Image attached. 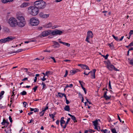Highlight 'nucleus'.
<instances>
[{"label": "nucleus", "mask_w": 133, "mask_h": 133, "mask_svg": "<svg viewBox=\"0 0 133 133\" xmlns=\"http://www.w3.org/2000/svg\"><path fill=\"white\" fill-rule=\"evenodd\" d=\"M28 12L30 15L33 16H36L39 12L38 8L36 6H30L28 8Z\"/></svg>", "instance_id": "1"}, {"label": "nucleus", "mask_w": 133, "mask_h": 133, "mask_svg": "<svg viewBox=\"0 0 133 133\" xmlns=\"http://www.w3.org/2000/svg\"><path fill=\"white\" fill-rule=\"evenodd\" d=\"M34 5L38 8L43 9L45 7L46 3L43 1H37L34 2Z\"/></svg>", "instance_id": "2"}, {"label": "nucleus", "mask_w": 133, "mask_h": 133, "mask_svg": "<svg viewBox=\"0 0 133 133\" xmlns=\"http://www.w3.org/2000/svg\"><path fill=\"white\" fill-rule=\"evenodd\" d=\"M10 26L12 27H15L17 26V21L16 18L13 17H10L8 21Z\"/></svg>", "instance_id": "3"}, {"label": "nucleus", "mask_w": 133, "mask_h": 133, "mask_svg": "<svg viewBox=\"0 0 133 133\" xmlns=\"http://www.w3.org/2000/svg\"><path fill=\"white\" fill-rule=\"evenodd\" d=\"M39 22L38 19L35 17L31 18L30 20V23L32 26L37 25L39 24Z\"/></svg>", "instance_id": "4"}, {"label": "nucleus", "mask_w": 133, "mask_h": 133, "mask_svg": "<svg viewBox=\"0 0 133 133\" xmlns=\"http://www.w3.org/2000/svg\"><path fill=\"white\" fill-rule=\"evenodd\" d=\"M15 37L14 36H10L6 38L0 40V43H5L7 42H9L10 41H12L15 39Z\"/></svg>", "instance_id": "5"}, {"label": "nucleus", "mask_w": 133, "mask_h": 133, "mask_svg": "<svg viewBox=\"0 0 133 133\" xmlns=\"http://www.w3.org/2000/svg\"><path fill=\"white\" fill-rule=\"evenodd\" d=\"M107 68L110 70H114L115 71H118V70L114 66L112 65L109 61H107L106 63Z\"/></svg>", "instance_id": "6"}, {"label": "nucleus", "mask_w": 133, "mask_h": 133, "mask_svg": "<svg viewBox=\"0 0 133 133\" xmlns=\"http://www.w3.org/2000/svg\"><path fill=\"white\" fill-rule=\"evenodd\" d=\"M93 37V34L92 31L90 30L88 31L87 32V35L85 39L86 41L89 43V39L92 38Z\"/></svg>", "instance_id": "7"}, {"label": "nucleus", "mask_w": 133, "mask_h": 133, "mask_svg": "<svg viewBox=\"0 0 133 133\" xmlns=\"http://www.w3.org/2000/svg\"><path fill=\"white\" fill-rule=\"evenodd\" d=\"M96 69H94L93 70V71H91L89 72L88 73H86V71L85 70L84 71V74L87 75H88L90 73L91 75V78L92 79L95 78V73L96 71Z\"/></svg>", "instance_id": "8"}, {"label": "nucleus", "mask_w": 133, "mask_h": 133, "mask_svg": "<svg viewBox=\"0 0 133 133\" xmlns=\"http://www.w3.org/2000/svg\"><path fill=\"white\" fill-rule=\"evenodd\" d=\"M64 32V30L61 31L59 30H56L54 31H51V34L53 35H60Z\"/></svg>", "instance_id": "9"}, {"label": "nucleus", "mask_w": 133, "mask_h": 133, "mask_svg": "<svg viewBox=\"0 0 133 133\" xmlns=\"http://www.w3.org/2000/svg\"><path fill=\"white\" fill-rule=\"evenodd\" d=\"M51 34V30H45L42 32L41 34V37H43L46 36L48 35Z\"/></svg>", "instance_id": "10"}, {"label": "nucleus", "mask_w": 133, "mask_h": 133, "mask_svg": "<svg viewBox=\"0 0 133 133\" xmlns=\"http://www.w3.org/2000/svg\"><path fill=\"white\" fill-rule=\"evenodd\" d=\"M26 22L25 21H18L17 22V26H18L21 27H24L25 25Z\"/></svg>", "instance_id": "11"}, {"label": "nucleus", "mask_w": 133, "mask_h": 133, "mask_svg": "<svg viewBox=\"0 0 133 133\" xmlns=\"http://www.w3.org/2000/svg\"><path fill=\"white\" fill-rule=\"evenodd\" d=\"M17 18L18 21H25L24 17L21 15H17Z\"/></svg>", "instance_id": "12"}, {"label": "nucleus", "mask_w": 133, "mask_h": 133, "mask_svg": "<svg viewBox=\"0 0 133 133\" xmlns=\"http://www.w3.org/2000/svg\"><path fill=\"white\" fill-rule=\"evenodd\" d=\"M54 45H53V46L54 48H57L60 47V45L58 42L54 41Z\"/></svg>", "instance_id": "13"}, {"label": "nucleus", "mask_w": 133, "mask_h": 133, "mask_svg": "<svg viewBox=\"0 0 133 133\" xmlns=\"http://www.w3.org/2000/svg\"><path fill=\"white\" fill-rule=\"evenodd\" d=\"M79 71H80V70L78 69H76L71 70L70 71V74L71 75H73Z\"/></svg>", "instance_id": "14"}, {"label": "nucleus", "mask_w": 133, "mask_h": 133, "mask_svg": "<svg viewBox=\"0 0 133 133\" xmlns=\"http://www.w3.org/2000/svg\"><path fill=\"white\" fill-rule=\"evenodd\" d=\"M11 129L10 127H8L5 128V133H11Z\"/></svg>", "instance_id": "15"}, {"label": "nucleus", "mask_w": 133, "mask_h": 133, "mask_svg": "<svg viewBox=\"0 0 133 133\" xmlns=\"http://www.w3.org/2000/svg\"><path fill=\"white\" fill-rule=\"evenodd\" d=\"M14 0H1V2L3 3L6 4L7 3H9L12 2Z\"/></svg>", "instance_id": "16"}, {"label": "nucleus", "mask_w": 133, "mask_h": 133, "mask_svg": "<svg viewBox=\"0 0 133 133\" xmlns=\"http://www.w3.org/2000/svg\"><path fill=\"white\" fill-rule=\"evenodd\" d=\"M122 129L123 131L129 132V129L126 126H124L123 128Z\"/></svg>", "instance_id": "17"}, {"label": "nucleus", "mask_w": 133, "mask_h": 133, "mask_svg": "<svg viewBox=\"0 0 133 133\" xmlns=\"http://www.w3.org/2000/svg\"><path fill=\"white\" fill-rule=\"evenodd\" d=\"M29 3L26 2H24L22 3L20 6L21 8H24L28 5Z\"/></svg>", "instance_id": "18"}, {"label": "nucleus", "mask_w": 133, "mask_h": 133, "mask_svg": "<svg viewBox=\"0 0 133 133\" xmlns=\"http://www.w3.org/2000/svg\"><path fill=\"white\" fill-rule=\"evenodd\" d=\"M70 119V118H68L67 119V121L66 122L65 125L63 127V128L64 129H65L66 128V127L67 126L68 124L69 123V121Z\"/></svg>", "instance_id": "19"}, {"label": "nucleus", "mask_w": 133, "mask_h": 133, "mask_svg": "<svg viewBox=\"0 0 133 133\" xmlns=\"http://www.w3.org/2000/svg\"><path fill=\"white\" fill-rule=\"evenodd\" d=\"M59 42L60 43L62 44L63 45H66L67 46L69 47L70 46V44L69 43H67L66 42H63L60 41H59Z\"/></svg>", "instance_id": "20"}, {"label": "nucleus", "mask_w": 133, "mask_h": 133, "mask_svg": "<svg viewBox=\"0 0 133 133\" xmlns=\"http://www.w3.org/2000/svg\"><path fill=\"white\" fill-rule=\"evenodd\" d=\"M52 26V24L51 23H49L44 25V26L46 28L51 27Z\"/></svg>", "instance_id": "21"}, {"label": "nucleus", "mask_w": 133, "mask_h": 133, "mask_svg": "<svg viewBox=\"0 0 133 133\" xmlns=\"http://www.w3.org/2000/svg\"><path fill=\"white\" fill-rule=\"evenodd\" d=\"M64 110L66 111H69L70 110L69 106L68 105H66L64 108Z\"/></svg>", "instance_id": "22"}, {"label": "nucleus", "mask_w": 133, "mask_h": 133, "mask_svg": "<svg viewBox=\"0 0 133 133\" xmlns=\"http://www.w3.org/2000/svg\"><path fill=\"white\" fill-rule=\"evenodd\" d=\"M93 124L94 126L95 127V128H97V125L98 124V121L97 120H96L93 122Z\"/></svg>", "instance_id": "23"}, {"label": "nucleus", "mask_w": 133, "mask_h": 133, "mask_svg": "<svg viewBox=\"0 0 133 133\" xmlns=\"http://www.w3.org/2000/svg\"><path fill=\"white\" fill-rule=\"evenodd\" d=\"M78 66H80L82 68H84V66H86L87 67V69H88V66L86 65L82 64H78Z\"/></svg>", "instance_id": "24"}, {"label": "nucleus", "mask_w": 133, "mask_h": 133, "mask_svg": "<svg viewBox=\"0 0 133 133\" xmlns=\"http://www.w3.org/2000/svg\"><path fill=\"white\" fill-rule=\"evenodd\" d=\"M64 117H62L61 118L60 120V124H64L65 123V121L64 120Z\"/></svg>", "instance_id": "25"}, {"label": "nucleus", "mask_w": 133, "mask_h": 133, "mask_svg": "<svg viewBox=\"0 0 133 133\" xmlns=\"http://www.w3.org/2000/svg\"><path fill=\"white\" fill-rule=\"evenodd\" d=\"M108 45L110 47L111 49H114V47L113 46V44L112 42L110 44H109Z\"/></svg>", "instance_id": "26"}, {"label": "nucleus", "mask_w": 133, "mask_h": 133, "mask_svg": "<svg viewBox=\"0 0 133 133\" xmlns=\"http://www.w3.org/2000/svg\"><path fill=\"white\" fill-rule=\"evenodd\" d=\"M5 123H6L7 124H8L9 123L6 121L5 119H3V122L1 123V124L3 125H4Z\"/></svg>", "instance_id": "27"}, {"label": "nucleus", "mask_w": 133, "mask_h": 133, "mask_svg": "<svg viewBox=\"0 0 133 133\" xmlns=\"http://www.w3.org/2000/svg\"><path fill=\"white\" fill-rule=\"evenodd\" d=\"M4 91H2L0 93V99H2V96L4 95Z\"/></svg>", "instance_id": "28"}, {"label": "nucleus", "mask_w": 133, "mask_h": 133, "mask_svg": "<svg viewBox=\"0 0 133 133\" xmlns=\"http://www.w3.org/2000/svg\"><path fill=\"white\" fill-rule=\"evenodd\" d=\"M71 119L74 121V122H77L75 117L74 115H72L71 117Z\"/></svg>", "instance_id": "29"}, {"label": "nucleus", "mask_w": 133, "mask_h": 133, "mask_svg": "<svg viewBox=\"0 0 133 133\" xmlns=\"http://www.w3.org/2000/svg\"><path fill=\"white\" fill-rule=\"evenodd\" d=\"M56 113H54L53 114H50L49 115L52 118H54L55 116V115H56Z\"/></svg>", "instance_id": "30"}, {"label": "nucleus", "mask_w": 133, "mask_h": 133, "mask_svg": "<svg viewBox=\"0 0 133 133\" xmlns=\"http://www.w3.org/2000/svg\"><path fill=\"white\" fill-rule=\"evenodd\" d=\"M104 97L106 99V100L109 99H110L111 98L110 96H108L107 95H104Z\"/></svg>", "instance_id": "31"}, {"label": "nucleus", "mask_w": 133, "mask_h": 133, "mask_svg": "<svg viewBox=\"0 0 133 133\" xmlns=\"http://www.w3.org/2000/svg\"><path fill=\"white\" fill-rule=\"evenodd\" d=\"M26 94L27 92L26 91H23L22 92H21L20 94L22 95H26Z\"/></svg>", "instance_id": "32"}, {"label": "nucleus", "mask_w": 133, "mask_h": 133, "mask_svg": "<svg viewBox=\"0 0 133 133\" xmlns=\"http://www.w3.org/2000/svg\"><path fill=\"white\" fill-rule=\"evenodd\" d=\"M42 85H43V89H45L46 88V86L44 83L42 82Z\"/></svg>", "instance_id": "33"}, {"label": "nucleus", "mask_w": 133, "mask_h": 133, "mask_svg": "<svg viewBox=\"0 0 133 133\" xmlns=\"http://www.w3.org/2000/svg\"><path fill=\"white\" fill-rule=\"evenodd\" d=\"M49 14H44L43 16V18H45L48 17L49 16Z\"/></svg>", "instance_id": "34"}, {"label": "nucleus", "mask_w": 133, "mask_h": 133, "mask_svg": "<svg viewBox=\"0 0 133 133\" xmlns=\"http://www.w3.org/2000/svg\"><path fill=\"white\" fill-rule=\"evenodd\" d=\"M64 94H62L60 92L58 93V96L60 97H63Z\"/></svg>", "instance_id": "35"}, {"label": "nucleus", "mask_w": 133, "mask_h": 133, "mask_svg": "<svg viewBox=\"0 0 133 133\" xmlns=\"http://www.w3.org/2000/svg\"><path fill=\"white\" fill-rule=\"evenodd\" d=\"M111 130L112 133H117L116 130L115 128L111 129Z\"/></svg>", "instance_id": "36"}, {"label": "nucleus", "mask_w": 133, "mask_h": 133, "mask_svg": "<svg viewBox=\"0 0 133 133\" xmlns=\"http://www.w3.org/2000/svg\"><path fill=\"white\" fill-rule=\"evenodd\" d=\"M44 14L43 12H40L39 14V16L41 18H43Z\"/></svg>", "instance_id": "37"}, {"label": "nucleus", "mask_w": 133, "mask_h": 133, "mask_svg": "<svg viewBox=\"0 0 133 133\" xmlns=\"http://www.w3.org/2000/svg\"><path fill=\"white\" fill-rule=\"evenodd\" d=\"M112 36L114 38L116 41H118L119 40V39L117 37L115 36L114 35H112Z\"/></svg>", "instance_id": "38"}, {"label": "nucleus", "mask_w": 133, "mask_h": 133, "mask_svg": "<svg viewBox=\"0 0 133 133\" xmlns=\"http://www.w3.org/2000/svg\"><path fill=\"white\" fill-rule=\"evenodd\" d=\"M101 132H103L104 133H106L108 131V130L107 129H105L104 130H101Z\"/></svg>", "instance_id": "39"}, {"label": "nucleus", "mask_w": 133, "mask_h": 133, "mask_svg": "<svg viewBox=\"0 0 133 133\" xmlns=\"http://www.w3.org/2000/svg\"><path fill=\"white\" fill-rule=\"evenodd\" d=\"M79 83H80L81 85L82 88V87H83V84H84V83L83 82H82L81 81H79Z\"/></svg>", "instance_id": "40"}, {"label": "nucleus", "mask_w": 133, "mask_h": 133, "mask_svg": "<svg viewBox=\"0 0 133 133\" xmlns=\"http://www.w3.org/2000/svg\"><path fill=\"white\" fill-rule=\"evenodd\" d=\"M38 87V86H36L32 89L34 90V91L35 92H36Z\"/></svg>", "instance_id": "41"}, {"label": "nucleus", "mask_w": 133, "mask_h": 133, "mask_svg": "<svg viewBox=\"0 0 133 133\" xmlns=\"http://www.w3.org/2000/svg\"><path fill=\"white\" fill-rule=\"evenodd\" d=\"M44 112H43L42 111L39 113L40 116H43L44 115Z\"/></svg>", "instance_id": "42"}, {"label": "nucleus", "mask_w": 133, "mask_h": 133, "mask_svg": "<svg viewBox=\"0 0 133 133\" xmlns=\"http://www.w3.org/2000/svg\"><path fill=\"white\" fill-rule=\"evenodd\" d=\"M34 112H38L39 111V109L37 108H35L34 109Z\"/></svg>", "instance_id": "43"}, {"label": "nucleus", "mask_w": 133, "mask_h": 133, "mask_svg": "<svg viewBox=\"0 0 133 133\" xmlns=\"http://www.w3.org/2000/svg\"><path fill=\"white\" fill-rule=\"evenodd\" d=\"M23 50L22 49H19L16 52H21Z\"/></svg>", "instance_id": "44"}, {"label": "nucleus", "mask_w": 133, "mask_h": 133, "mask_svg": "<svg viewBox=\"0 0 133 133\" xmlns=\"http://www.w3.org/2000/svg\"><path fill=\"white\" fill-rule=\"evenodd\" d=\"M50 71H48L46 72H45V75H46V76H47L48 77V75H49V74H50Z\"/></svg>", "instance_id": "45"}, {"label": "nucleus", "mask_w": 133, "mask_h": 133, "mask_svg": "<svg viewBox=\"0 0 133 133\" xmlns=\"http://www.w3.org/2000/svg\"><path fill=\"white\" fill-rule=\"evenodd\" d=\"M68 73V71L67 70H66L65 73V75L64 76V77H66Z\"/></svg>", "instance_id": "46"}, {"label": "nucleus", "mask_w": 133, "mask_h": 133, "mask_svg": "<svg viewBox=\"0 0 133 133\" xmlns=\"http://www.w3.org/2000/svg\"><path fill=\"white\" fill-rule=\"evenodd\" d=\"M45 75L41 79L43 81H44L46 79V78H45Z\"/></svg>", "instance_id": "47"}, {"label": "nucleus", "mask_w": 133, "mask_h": 133, "mask_svg": "<svg viewBox=\"0 0 133 133\" xmlns=\"http://www.w3.org/2000/svg\"><path fill=\"white\" fill-rule=\"evenodd\" d=\"M109 89H112L111 86V83H110V81H109Z\"/></svg>", "instance_id": "48"}, {"label": "nucleus", "mask_w": 133, "mask_h": 133, "mask_svg": "<svg viewBox=\"0 0 133 133\" xmlns=\"http://www.w3.org/2000/svg\"><path fill=\"white\" fill-rule=\"evenodd\" d=\"M5 30L6 32H9L10 30L8 28H6L5 29Z\"/></svg>", "instance_id": "49"}, {"label": "nucleus", "mask_w": 133, "mask_h": 133, "mask_svg": "<svg viewBox=\"0 0 133 133\" xmlns=\"http://www.w3.org/2000/svg\"><path fill=\"white\" fill-rule=\"evenodd\" d=\"M82 89L84 91L85 94H86L87 93V91L85 88L84 87H82Z\"/></svg>", "instance_id": "50"}, {"label": "nucleus", "mask_w": 133, "mask_h": 133, "mask_svg": "<svg viewBox=\"0 0 133 133\" xmlns=\"http://www.w3.org/2000/svg\"><path fill=\"white\" fill-rule=\"evenodd\" d=\"M129 63L130 64L133 65V59H131Z\"/></svg>", "instance_id": "51"}, {"label": "nucleus", "mask_w": 133, "mask_h": 133, "mask_svg": "<svg viewBox=\"0 0 133 133\" xmlns=\"http://www.w3.org/2000/svg\"><path fill=\"white\" fill-rule=\"evenodd\" d=\"M44 58V57H43V58H42V59H40V58H35V59H34V60H42Z\"/></svg>", "instance_id": "52"}, {"label": "nucleus", "mask_w": 133, "mask_h": 133, "mask_svg": "<svg viewBox=\"0 0 133 133\" xmlns=\"http://www.w3.org/2000/svg\"><path fill=\"white\" fill-rule=\"evenodd\" d=\"M133 33V30H131L129 33L130 36H131Z\"/></svg>", "instance_id": "53"}, {"label": "nucleus", "mask_w": 133, "mask_h": 133, "mask_svg": "<svg viewBox=\"0 0 133 133\" xmlns=\"http://www.w3.org/2000/svg\"><path fill=\"white\" fill-rule=\"evenodd\" d=\"M9 119L10 120V122L11 123H12V118L10 116H9Z\"/></svg>", "instance_id": "54"}, {"label": "nucleus", "mask_w": 133, "mask_h": 133, "mask_svg": "<svg viewBox=\"0 0 133 133\" xmlns=\"http://www.w3.org/2000/svg\"><path fill=\"white\" fill-rule=\"evenodd\" d=\"M109 56L108 54H107L105 56H104V58L105 59H107L108 57Z\"/></svg>", "instance_id": "55"}, {"label": "nucleus", "mask_w": 133, "mask_h": 133, "mask_svg": "<svg viewBox=\"0 0 133 133\" xmlns=\"http://www.w3.org/2000/svg\"><path fill=\"white\" fill-rule=\"evenodd\" d=\"M26 102H24L23 103V105H24V107H26Z\"/></svg>", "instance_id": "56"}, {"label": "nucleus", "mask_w": 133, "mask_h": 133, "mask_svg": "<svg viewBox=\"0 0 133 133\" xmlns=\"http://www.w3.org/2000/svg\"><path fill=\"white\" fill-rule=\"evenodd\" d=\"M56 124H57L58 125H59V120H57L56 121Z\"/></svg>", "instance_id": "57"}, {"label": "nucleus", "mask_w": 133, "mask_h": 133, "mask_svg": "<svg viewBox=\"0 0 133 133\" xmlns=\"http://www.w3.org/2000/svg\"><path fill=\"white\" fill-rule=\"evenodd\" d=\"M118 119H119V120L120 122H122V120L121 119H120V118L119 117V116L118 115Z\"/></svg>", "instance_id": "58"}, {"label": "nucleus", "mask_w": 133, "mask_h": 133, "mask_svg": "<svg viewBox=\"0 0 133 133\" xmlns=\"http://www.w3.org/2000/svg\"><path fill=\"white\" fill-rule=\"evenodd\" d=\"M88 132H90V133L92 132V131H93L94 132V131H93L92 130L90 129L88 130Z\"/></svg>", "instance_id": "59"}, {"label": "nucleus", "mask_w": 133, "mask_h": 133, "mask_svg": "<svg viewBox=\"0 0 133 133\" xmlns=\"http://www.w3.org/2000/svg\"><path fill=\"white\" fill-rule=\"evenodd\" d=\"M24 69L25 70V71H26V72H27L28 73H29V72H28V71H27L28 70V69L27 68H24Z\"/></svg>", "instance_id": "60"}, {"label": "nucleus", "mask_w": 133, "mask_h": 133, "mask_svg": "<svg viewBox=\"0 0 133 133\" xmlns=\"http://www.w3.org/2000/svg\"><path fill=\"white\" fill-rule=\"evenodd\" d=\"M95 129H97V130L98 131H99L100 130V128L99 127H98V128L97 127V128H95Z\"/></svg>", "instance_id": "61"}, {"label": "nucleus", "mask_w": 133, "mask_h": 133, "mask_svg": "<svg viewBox=\"0 0 133 133\" xmlns=\"http://www.w3.org/2000/svg\"><path fill=\"white\" fill-rule=\"evenodd\" d=\"M65 101H66V104H69V103H70V102L68 101V99H67Z\"/></svg>", "instance_id": "62"}, {"label": "nucleus", "mask_w": 133, "mask_h": 133, "mask_svg": "<svg viewBox=\"0 0 133 133\" xmlns=\"http://www.w3.org/2000/svg\"><path fill=\"white\" fill-rule=\"evenodd\" d=\"M37 77H35V79L34 80V82H36L37 81Z\"/></svg>", "instance_id": "63"}, {"label": "nucleus", "mask_w": 133, "mask_h": 133, "mask_svg": "<svg viewBox=\"0 0 133 133\" xmlns=\"http://www.w3.org/2000/svg\"><path fill=\"white\" fill-rule=\"evenodd\" d=\"M129 46H133V42L130 44H129Z\"/></svg>", "instance_id": "64"}]
</instances>
